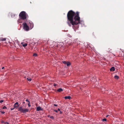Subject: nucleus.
<instances>
[{
  "label": "nucleus",
  "mask_w": 124,
  "mask_h": 124,
  "mask_svg": "<svg viewBox=\"0 0 124 124\" xmlns=\"http://www.w3.org/2000/svg\"><path fill=\"white\" fill-rule=\"evenodd\" d=\"M79 12L75 13L72 10L69 11L67 14L68 20L67 23L69 26H71V24L73 28L74 29H78L79 26L78 25L80 23V18L79 16Z\"/></svg>",
  "instance_id": "f257e3e1"
},
{
  "label": "nucleus",
  "mask_w": 124,
  "mask_h": 124,
  "mask_svg": "<svg viewBox=\"0 0 124 124\" xmlns=\"http://www.w3.org/2000/svg\"><path fill=\"white\" fill-rule=\"evenodd\" d=\"M19 18L23 20L26 19L27 17L28 18V16L27 13L24 11H22L20 13L19 15Z\"/></svg>",
  "instance_id": "f03ea898"
},
{
  "label": "nucleus",
  "mask_w": 124,
  "mask_h": 124,
  "mask_svg": "<svg viewBox=\"0 0 124 124\" xmlns=\"http://www.w3.org/2000/svg\"><path fill=\"white\" fill-rule=\"evenodd\" d=\"M18 110L21 112H23V113L26 112H28L29 111V110L26 108L23 109L22 107H21L19 108Z\"/></svg>",
  "instance_id": "7ed1b4c3"
},
{
  "label": "nucleus",
  "mask_w": 124,
  "mask_h": 124,
  "mask_svg": "<svg viewBox=\"0 0 124 124\" xmlns=\"http://www.w3.org/2000/svg\"><path fill=\"white\" fill-rule=\"evenodd\" d=\"M23 28L26 31H28L29 29V27L27 25L26 23H24L23 24Z\"/></svg>",
  "instance_id": "20e7f679"
},
{
  "label": "nucleus",
  "mask_w": 124,
  "mask_h": 124,
  "mask_svg": "<svg viewBox=\"0 0 124 124\" xmlns=\"http://www.w3.org/2000/svg\"><path fill=\"white\" fill-rule=\"evenodd\" d=\"M19 106L18 105V102H16V103L14 105V108H18Z\"/></svg>",
  "instance_id": "39448f33"
},
{
  "label": "nucleus",
  "mask_w": 124,
  "mask_h": 124,
  "mask_svg": "<svg viewBox=\"0 0 124 124\" xmlns=\"http://www.w3.org/2000/svg\"><path fill=\"white\" fill-rule=\"evenodd\" d=\"M42 109H41V108L40 107H38L37 108V111H39L40 110H42Z\"/></svg>",
  "instance_id": "423d86ee"
},
{
  "label": "nucleus",
  "mask_w": 124,
  "mask_h": 124,
  "mask_svg": "<svg viewBox=\"0 0 124 124\" xmlns=\"http://www.w3.org/2000/svg\"><path fill=\"white\" fill-rule=\"evenodd\" d=\"M25 79H27V80L28 81H30L31 80V78H27V77H25Z\"/></svg>",
  "instance_id": "0eeeda50"
},
{
  "label": "nucleus",
  "mask_w": 124,
  "mask_h": 124,
  "mask_svg": "<svg viewBox=\"0 0 124 124\" xmlns=\"http://www.w3.org/2000/svg\"><path fill=\"white\" fill-rule=\"evenodd\" d=\"M30 28L31 29L32 28H33V24L31 22H30Z\"/></svg>",
  "instance_id": "6e6552de"
},
{
  "label": "nucleus",
  "mask_w": 124,
  "mask_h": 124,
  "mask_svg": "<svg viewBox=\"0 0 124 124\" xmlns=\"http://www.w3.org/2000/svg\"><path fill=\"white\" fill-rule=\"evenodd\" d=\"M63 90V89L61 88H60L57 90V91L59 92H62Z\"/></svg>",
  "instance_id": "1a4fd4ad"
},
{
  "label": "nucleus",
  "mask_w": 124,
  "mask_h": 124,
  "mask_svg": "<svg viewBox=\"0 0 124 124\" xmlns=\"http://www.w3.org/2000/svg\"><path fill=\"white\" fill-rule=\"evenodd\" d=\"M71 98V97L70 96H65L64 97V98L65 99H70Z\"/></svg>",
  "instance_id": "9d476101"
},
{
  "label": "nucleus",
  "mask_w": 124,
  "mask_h": 124,
  "mask_svg": "<svg viewBox=\"0 0 124 124\" xmlns=\"http://www.w3.org/2000/svg\"><path fill=\"white\" fill-rule=\"evenodd\" d=\"M110 70L111 71H114L115 70V68L114 67H112L110 69Z\"/></svg>",
  "instance_id": "9b49d317"
},
{
  "label": "nucleus",
  "mask_w": 124,
  "mask_h": 124,
  "mask_svg": "<svg viewBox=\"0 0 124 124\" xmlns=\"http://www.w3.org/2000/svg\"><path fill=\"white\" fill-rule=\"evenodd\" d=\"M66 65L67 66H69L70 65V63L69 62H67V63H66Z\"/></svg>",
  "instance_id": "f8f14e48"
},
{
  "label": "nucleus",
  "mask_w": 124,
  "mask_h": 124,
  "mask_svg": "<svg viewBox=\"0 0 124 124\" xmlns=\"http://www.w3.org/2000/svg\"><path fill=\"white\" fill-rule=\"evenodd\" d=\"M22 45L24 47H25L27 46V44L26 43H24Z\"/></svg>",
  "instance_id": "ddd939ff"
},
{
  "label": "nucleus",
  "mask_w": 124,
  "mask_h": 124,
  "mask_svg": "<svg viewBox=\"0 0 124 124\" xmlns=\"http://www.w3.org/2000/svg\"><path fill=\"white\" fill-rule=\"evenodd\" d=\"M114 78H115V79H118L119 78V77L118 76H115L114 77Z\"/></svg>",
  "instance_id": "4468645a"
},
{
  "label": "nucleus",
  "mask_w": 124,
  "mask_h": 124,
  "mask_svg": "<svg viewBox=\"0 0 124 124\" xmlns=\"http://www.w3.org/2000/svg\"><path fill=\"white\" fill-rule=\"evenodd\" d=\"M1 41H5L6 39V38H1Z\"/></svg>",
  "instance_id": "2eb2a0df"
},
{
  "label": "nucleus",
  "mask_w": 124,
  "mask_h": 124,
  "mask_svg": "<svg viewBox=\"0 0 124 124\" xmlns=\"http://www.w3.org/2000/svg\"><path fill=\"white\" fill-rule=\"evenodd\" d=\"M15 15L13 14H11V16L12 17H14L15 16Z\"/></svg>",
  "instance_id": "dca6fc26"
},
{
  "label": "nucleus",
  "mask_w": 124,
  "mask_h": 124,
  "mask_svg": "<svg viewBox=\"0 0 124 124\" xmlns=\"http://www.w3.org/2000/svg\"><path fill=\"white\" fill-rule=\"evenodd\" d=\"M67 62H66L65 61H63L62 62L63 63L65 64H66V63H67Z\"/></svg>",
  "instance_id": "f3484780"
},
{
  "label": "nucleus",
  "mask_w": 124,
  "mask_h": 124,
  "mask_svg": "<svg viewBox=\"0 0 124 124\" xmlns=\"http://www.w3.org/2000/svg\"><path fill=\"white\" fill-rule=\"evenodd\" d=\"M37 54L36 53H34L33 55V56H37Z\"/></svg>",
  "instance_id": "a211bd4d"
},
{
  "label": "nucleus",
  "mask_w": 124,
  "mask_h": 124,
  "mask_svg": "<svg viewBox=\"0 0 124 124\" xmlns=\"http://www.w3.org/2000/svg\"><path fill=\"white\" fill-rule=\"evenodd\" d=\"M106 118H104L102 120V121H106Z\"/></svg>",
  "instance_id": "6ab92c4d"
},
{
  "label": "nucleus",
  "mask_w": 124,
  "mask_h": 124,
  "mask_svg": "<svg viewBox=\"0 0 124 124\" xmlns=\"http://www.w3.org/2000/svg\"><path fill=\"white\" fill-rule=\"evenodd\" d=\"M51 119H53L54 118V117L53 116H51L50 117Z\"/></svg>",
  "instance_id": "aec40b11"
},
{
  "label": "nucleus",
  "mask_w": 124,
  "mask_h": 124,
  "mask_svg": "<svg viewBox=\"0 0 124 124\" xmlns=\"http://www.w3.org/2000/svg\"><path fill=\"white\" fill-rule=\"evenodd\" d=\"M3 109H4L5 108H7V107L5 106H4L2 108Z\"/></svg>",
  "instance_id": "412c9836"
},
{
  "label": "nucleus",
  "mask_w": 124,
  "mask_h": 124,
  "mask_svg": "<svg viewBox=\"0 0 124 124\" xmlns=\"http://www.w3.org/2000/svg\"><path fill=\"white\" fill-rule=\"evenodd\" d=\"M4 101V100H1L0 101V103H2Z\"/></svg>",
  "instance_id": "4be33fe9"
},
{
  "label": "nucleus",
  "mask_w": 124,
  "mask_h": 124,
  "mask_svg": "<svg viewBox=\"0 0 124 124\" xmlns=\"http://www.w3.org/2000/svg\"><path fill=\"white\" fill-rule=\"evenodd\" d=\"M28 105L29 107L31 106V105L30 104V102H29V103L28 104Z\"/></svg>",
  "instance_id": "5701e85b"
},
{
  "label": "nucleus",
  "mask_w": 124,
  "mask_h": 124,
  "mask_svg": "<svg viewBox=\"0 0 124 124\" xmlns=\"http://www.w3.org/2000/svg\"><path fill=\"white\" fill-rule=\"evenodd\" d=\"M0 112H1L2 114H4L5 113V112L2 111H0Z\"/></svg>",
  "instance_id": "b1692460"
},
{
  "label": "nucleus",
  "mask_w": 124,
  "mask_h": 124,
  "mask_svg": "<svg viewBox=\"0 0 124 124\" xmlns=\"http://www.w3.org/2000/svg\"><path fill=\"white\" fill-rule=\"evenodd\" d=\"M26 101L27 102H30L27 99L26 100Z\"/></svg>",
  "instance_id": "393cba45"
},
{
  "label": "nucleus",
  "mask_w": 124,
  "mask_h": 124,
  "mask_svg": "<svg viewBox=\"0 0 124 124\" xmlns=\"http://www.w3.org/2000/svg\"><path fill=\"white\" fill-rule=\"evenodd\" d=\"M54 110V111L55 112H56V113H57L58 112V111L57 110Z\"/></svg>",
  "instance_id": "a878e982"
},
{
  "label": "nucleus",
  "mask_w": 124,
  "mask_h": 124,
  "mask_svg": "<svg viewBox=\"0 0 124 124\" xmlns=\"http://www.w3.org/2000/svg\"><path fill=\"white\" fill-rule=\"evenodd\" d=\"M1 123H4V121H1Z\"/></svg>",
  "instance_id": "bb28decb"
},
{
  "label": "nucleus",
  "mask_w": 124,
  "mask_h": 124,
  "mask_svg": "<svg viewBox=\"0 0 124 124\" xmlns=\"http://www.w3.org/2000/svg\"><path fill=\"white\" fill-rule=\"evenodd\" d=\"M15 108H14V107L13 108H11V110H13Z\"/></svg>",
  "instance_id": "cd10ccee"
},
{
  "label": "nucleus",
  "mask_w": 124,
  "mask_h": 124,
  "mask_svg": "<svg viewBox=\"0 0 124 124\" xmlns=\"http://www.w3.org/2000/svg\"><path fill=\"white\" fill-rule=\"evenodd\" d=\"M54 105L55 106H57V104H54Z\"/></svg>",
  "instance_id": "c85d7f7f"
},
{
  "label": "nucleus",
  "mask_w": 124,
  "mask_h": 124,
  "mask_svg": "<svg viewBox=\"0 0 124 124\" xmlns=\"http://www.w3.org/2000/svg\"><path fill=\"white\" fill-rule=\"evenodd\" d=\"M60 109H59V108H58V111H60Z\"/></svg>",
  "instance_id": "c756f323"
},
{
  "label": "nucleus",
  "mask_w": 124,
  "mask_h": 124,
  "mask_svg": "<svg viewBox=\"0 0 124 124\" xmlns=\"http://www.w3.org/2000/svg\"><path fill=\"white\" fill-rule=\"evenodd\" d=\"M51 116L50 115H48V117H51Z\"/></svg>",
  "instance_id": "7c9ffc66"
},
{
  "label": "nucleus",
  "mask_w": 124,
  "mask_h": 124,
  "mask_svg": "<svg viewBox=\"0 0 124 124\" xmlns=\"http://www.w3.org/2000/svg\"><path fill=\"white\" fill-rule=\"evenodd\" d=\"M60 114H62V112L61 111H60Z\"/></svg>",
  "instance_id": "2f4dec72"
},
{
  "label": "nucleus",
  "mask_w": 124,
  "mask_h": 124,
  "mask_svg": "<svg viewBox=\"0 0 124 124\" xmlns=\"http://www.w3.org/2000/svg\"><path fill=\"white\" fill-rule=\"evenodd\" d=\"M7 123H8L7 122H4V123H5V124H7Z\"/></svg>",
  "instance_id": "473e14b6"
},
{
  "label": "nucleus",
  "mask_w": 124,
  "mask_h": 124,
  "mask_svg": "<svg viewBox=\"0 0 124 124\" xmlns=\"http://www.w3.org/2000/svg\"><path fill=\"white\" fill-rule=\"evenodd\" d=\"M1 38H0V41H1Z\"/></svg>",
  "instance_id": "72a5a7b5"
},
{
  "label": "nucleus",
  "mask_w": 124,
  "mask_h": 124,
  "mask_svg": "<svg viewBox=\"0 0 124 124\" xmlns=\"http://www.w3.org/2000/svg\"><path fill=\"white\" fill-rule=\"evenodd\" d=\"M56 85L55 84H54V86H56Z\"/></svg>",
  "instance_id": "f704fd0d"
},
{
  "label": "nucleus",
  "mask_w": 124,
  "mask_h": 124,
  "mask_svg": "<svg viewBox=\"0 0 124 124\" xmlns=\"http://www.w3.org/2000/svg\"><path fill=\"white\" fill-rule=\"evenodd\" d=\"M4 68V67H3L2 68V69H3Z\"/></svg>",
  "instance_id": "c9c22d12"
},
{
  "label": "nucleus",
  "mask_w": 124,
  "mask_h": 124,
  "mask_svg": "<svg viewBox=\"0 0 124 124\" xmlns=\"http://www.w3.org/2000/svg\"><path fill=\"white\" fill-rule=\"evenodd\" d=\"M109 115H107L106 116V117H107Z\"/></svg>",
  "instance_id": "e433bc0d"
},
{
  "label": "nucleus",
  "mask_w": 124,
  "mask_h": 124,
  "mask_svg": "<svg viewBox=\"0 0 124 124\" xmlns=\"http://www.w3.org/2000/svg\"><path fill=\"white\" fill-rule=\"evenodd\" d=\"M20 20V19H19L18 21V22H19V21Z\"/></svg>",
  "instance_id": "4c0bfd02"
},
{
  "label": "nucleus",
  "mask_w": 124,
  "mask_h": 124,
  "mask_svg": "<svg viewBox=\"0 0 124 124\" xmlns=\"http://www.w3.org/2000/svg\"><path fill=\"white\" fill-rule=\"evenodd\" d=\"M7 124H9L8 123H7Z\"/></svg>",
  "instance_id": "58836bf2"
}]
</instances>
